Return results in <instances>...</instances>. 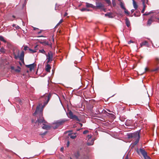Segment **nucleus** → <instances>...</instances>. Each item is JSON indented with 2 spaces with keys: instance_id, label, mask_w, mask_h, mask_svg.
Here are the masks:
<instances>
[{
  "instance_id": "nucleus-1",
  "label": "nucleus",
  "mask_w": 159,
  "mask_h": 159,
  "mask_svg": "<svg viewBox=\"0 0 159 159\" xmlns=\"http://www.w3.org/2000/svg\"><path fill=\"white\" fill-rule=\"evenodd\" d=\"M51 97L50 94H45L42 96L41 98H42V101L44 102V106H42L41 104H39L37 107L35 111L33 114L34 115L38 114L39 116V118L36 121V123H38L39 125L42 123L43 125V126L42 127V129L47 130L50 129L51 127L49 125L45 124L46 122L44 120L43 117H42V111L43 107L47 104Z\"/></svg>"
},
{
  "instance_id": "nucleus-2",
  "label": "nucleus",
  "mask_w": 159,
  "mask_h": 159,
  "mask_svg": "<svg viewBox=\"0 0 159 159\" xmlns=\"http://www.w3.org/2000/svg\"><path fill=\"white\" fill-rule=\"evenodd\" d=\"M140 130L134 132L132 133H129L127 134V136L129 139H134V145H136L139 142L140 138L139 131Z\"/></svg>"
},
{
  "instance_id": "nucleus-3",
  "label": "nucleus",
  "mask_w": 159,
  "mask_h": 159,
  "mask_svg": "<svg viewBox=\"0 0 159 159\" xmlns=\"http://www.w3.org/2000/svg\"><path fill=\"white\" fill-rule=\"evenodd\" d=\"M13 53L15 59L19 58L20 60L22 62H24V52L23 51L21 52L19 55V50L17 48H15L13 49Z\"/></svg>"
},
{
  "instance_id": "nucleus-4",
  "label": "nucleus",
  "mask_w": 159,
  "mask_h": 159,
  "mask_svg": "<svg viewBox=\"0 0 159 159\" xmlns=\"http://www.w3.org/2000/svg\"><path fill=\"white\" fill-rule=\"evenodd\" d=\"M124 12L127 15L130 16H139L140 14L139 11H131V14L128 11H124Z\"/></svg>"
},
{
  "instance_id": "nucleus-5",
  "label": "nucleus",
  "mask_w": 159,
  "mask_h": 159,
  "mask_svg": "<svg viewBox=\"0 0 159 159\" xmlns=\"http://www.w3.org/2000/svg\"><path fill=\"white\" fill-rule=\"evenodd\" d=\"M66 120H60L54 122L52 127L54 129H57L58 126L62 124Z\"/></svg>"
},
{
  "instance_id": "nucleus-6",
  "label": "nucleus",
  "mask_w": 159,
  "mask_h": 159,
  "mask_svg": "<svg viewBox=\"0 0 159 159\" xmlns=\"http://www.w3.org/2000/svg\"><path fill=\"white\" fill-rule=\"evenodd\" d=\"M46 56L47 63H48L52 61L53 60V54L52 52L49 51L47 54H45Z\"/></svg>"
},
{
  "instance_id": "nucleus-7",
  "label": "nucleus",
  "mask_w": 159,
  "mask_h": 159,
  "mask_svg": "<svg viewBox=\"0 0 159 159\" xmlns=\"http://www.w3.org/2000/svg\"><path fill=\"white\" fill-rule=\"evenodd\" d=\"M138 153L140 152L143 157L147 155V153L143 148H140L139 150L137 151Z\"/></svg>"
},
{
  "instance_id": "nucleus-8",
  "label": "nucleus",
  "mask_w": 159,
  "mask_h": 159,
  "mask_svg": "<svg viewBox=\"0 0 159 159\" xmlns=\"http://www.w3.org/2000/svg\"><path fill=\"white\" fill-rule=\"evenodd\" d=\"M96 6H95V9H100L103 7V5L101 2L96 3Z\"/></svg>"
},
{
  "instance_id": "nucleus-9",
  "label": "nucleus",
  "mask_w": 159,
  "mask_h": 159,
  "mask_svg": "<svg viewBox=\"0 0 159 159\" xmlns=\"http://www.w3.org/2000/svg\"><path fill=\"white\" fill-rule=\"evenodd\" d=\"M26 66V67L29 68L30 71H31L32 70L34 69L35 64L33 63L30 65H27Z\"/></svg>"
},
{
  "instance_id": "nucleus-10",
  "label": "nucleus",
  "mask_w": 159,
  "mask_h": 159,
  "mask_svg": "<svg viewBox=\"0 0 159 159\" xmlns=\"http://www.w3.org/2000/svg\"><path fill=\"white\" fill-rule=\"evenodd\" d=\"M105 16H108L109 18H112L114 16V15L111 12H109L105 14Z\"/></svg>"
},
{
  "instance_id": "nucleus-11",
  "label": "nucleus",
  "mask_w": 159,
  "mask_h": 159,
  "mask_svg": "<svg viewBox=\"0 0 159 159\" xmlns=\"http://www.w3.org/2000/svg\"><path fill=\"white\" fill-rule=\"evenodd\" d=\"M143 3V8L142 10H145L146 9V6L145 5V3L148 4V0H141Z\"/></svg>"
},
{
  "instance_id": "nucleus-12",
  "label": "nucleus",
  "mask_w": 159,
  "mask_h": 159,
  "mask_svg": "<svg viewBox=\"0 0 159 159\" xmlns=\"http://www.w3.org/2000/svg\"><path fill=\"white\" fill-rule=\"evenodd\" d=\"M140 45L141 47H142L144 45L146 46L147 47H149V44L148 42L146 41H145L141 43Z\"/></svg>"
},
{
  "instance_id": "nucleus-13",
  "label": "nucleus",
  "mask_w": 159,
  "mask_h": 159,
  "mask_svg": "<svg viewBox=\"0 0 159 159\" xmlns=\"http://www.w3.org/2000/svg\"><path fill=\"white\" fill-rule=\"evenodd\" d=\"M86 6L88 7H91L94 9H95V6L91 4H90L88 3H86Z\"/></svg>"
},
{
  "instance_id": "nucleus-14",
  "label": "nucleus",
  "mask_w": 159,
  "mask_h": 159,
  "mask_svg": "<svg viewBox=\"0 0 159 159\" xmlns=\"http://www.w3.org/2000/svg\"><path fill=\"white\" fill-rule=\"evenodd\" d=\"M120 5L122 9L124 10H126L124 3L121 1L120 2Z\"/></svg>"
},
{
  "instance_id": "nucleus-15",
  "label": "nucleus",
  "mask_w": 159,
  "mask_h": 159,
  "mask_svg": "<svg viewBox=\"0 0 159 159\" xmlns=\"http://www.w3.org/2000/svg\"><path fill=\"white\" fill-rule=\"evenodd\" d=\"M125 24L126 26L128 27H129L130 25V22L129 20V19L127 18H126L125 19Z\"/></svg>"
},
{
  "instance_id": "nucleus-16",
  "label": "nucleus",
  "mask_w": 159,
  "mask_h": 159,
  "mask_svg": "<svg viewBox=\"0 0 159 159\" xmlns=\"http://www.w3.org/2000/svg\"><path fill=\"white\" fill-rule=\"evenodd\" d=\"M51 69V67L48 64H47L46 66V70L48 72H49L50 71V70Z\"/></svg>"
},
{
  "instance_id": "nucleus-17",
  "label": "nucleus",
  "mask_w": 159,
  "mask_h": 159,
  "mask_svg": "<svg viewBox=\"0 0 159 159\" xmlns=\"http://www.w3.org/2000/svg\"><path fill=\"white\" fill-rule=\"evenodd\" d=\"M71 119H74L77 121H80V120L78 118V117L75 115H74Z\"/></svg>"
},
{
  "instance_id": "nucleus-18",
  "label": "nucleus",
  "mask_w": 159,
  "mask_h": 159,
  "mask_svg": "<svg viewBox=\"0 0 159 159\" xmlns=\"http://www.w3.org/2000/svg\"><path fill=\"white\" fill-rule=\"evenodd\" d=\"M153 21L152 17L149 19L148 21L147 24L149 25H150L152 24Z\"/></svg>"
},
{
  "instance_id": "nucleus-19",
  "label": "nucleus",
  "mask_w": 159,
  "mask_h": 159,
  "mask_svg": "<svg viewBox=\"0 0 159 159\" xmlns=\"http://www.w3.org/2000/svg\"><path fill=\"white\" fill-rule=\"evenodd\" d=\"M133 5L135 9H136L138 7V5L136 3V2H135L134 0H133Z\"/></svg>"
},
{
  "instance_id": "nucleus-20",
  "label": "nucleus",
  "mask_w": 159,
  "mask_h": 159,
  "mask_svg": "<svg viewBox=\"0 0 159 159\" xmlns=\"http://www.w3.org/2000/svg\"><path fill=\"white\" fill-rule=\"evenodd\" d=\"M74 154L75 156L77 158H78L80 155V153H79V152H78V151L76 152L75 153H74Z\"/></svg>"
},
{
  "instance_id": "nucleus-21",
  "label": "nucleus",
  "mask_w": 159,
  "mask_h": 159,
  "mask_svg": "<svg viewBox=\"0 0 159 159\" xmlns=\"http://www.w3.org/2000/svg\"><path fill=\"white\" fill-rule=\"evenodd\" d=\"M68 116H69V117L71 119L72 118L73 116L74 115L72 112L71 111H70L68 113Z\"/></svg>"
},
{
  "instance_id": "nucleus-22",
  "label": "nucleus",
  "mask_w": 159,
  "mask_h": 159,
  "mask_svg": "<svg viewBox=\"0 0 159 159\" xmlns=\"http://www.w3.org/2000/svg\"><path fill=\"white\" fill-rule=\"evenodd\" d=\"M93 142H94V140H93V139H92L91 140V142H88L87 143V144L88 146L92 145L93 144Z\"/></svg>"
},
{
  "instance_id": "nucleus-23",
  "label": "nucleus",
  "mask_w": 159,
  "mask_h": 159,
  "mask_svg": "<svg viewBox=\"0 0 159 159\" xmlns=\"http://www.w3.org/2000/svg\"><path fill=\"white\" fill-rule=\"evenodd\" d=\"M39 52L40 53H43V54H46V53L45 51H44V50L43 49H41V50H39Z\"/></svg>"
},
{
  "instance_id": "nucleus-24",
  "label": "nucleus",
  "mask_w": 159,
  "mask_h": 159,
  "mask_svg": "<svg viewBox=\"0 0 159 159\" xmlns=\"http://www.w3.org/2000/svg\"><path fill=\"white\" fill-rule=\"evenodd\" d=\"M44 44L43 45H48L50 47H51V44L49 42H47L46 41H44Z\"/></svg>"
},
{
  "instance_id": "nucleus-25",
  "label": "nucleus",
  "mask_w": 159,
  "mask_h": 159,
  "mask_svg": "<svg viewBox=\"0 0 159 159\" xmlns=\"http://www.w3.org/2000/svg\"><path fill=\"white\" fill-rule=\"evenodd\" d=\"M6 51L5 49L3 47L1 48L0 49V51L2 53L5 52Z\"/></svg>"
},
{
  "instance_id": "nucleus-26",
  "label": "nucleus",
  "mask_w": 159,
  "mask_h": 159,
  "mask_svg": "<svg viewBox=\"0 0 159 159\" xmlns=\"http://www.w3.org/2000/svg\"><path fill=\"white\" fill-rule=\"evenodd\" d=\"M0 40L4 42H6V41L4 40V37L2 36H0Z\"/></svg>"
},
{
  "instance_id": "nucleus-27",
  "label": "nucleus",
  "mask_w": 159,
  "mask_h": 159,
  "mask_svg": "<svg viewBox=\"0 0 159 159\" xmlns=\"http://www.w3.org/2000/svg\"><path fill=\"white\" fill-rule=\"evenodd\" d=\"M144 11H141V13H144ZM151 13V12H150V13L146 12L144 14H143V15H149Z\"/></svg>"
},
{
  "instance_id": "nucleus-28",
  "label": "nucleus",
  "mask_w": 159,
  "mask_h": 159,
  "mask_svg": "<svg viewBox=\"0 0 159 159\" xmlns=\"http://www.w3.org/2000/svg\"><path fill=\"white\" fill-rule=\"evenodd\" d=\"M76 136L75 135H70V138L72 139H75L76 138Z\"/></svg>"
},
{
  "instance_id": "nucleus-29",
  "label": "nucleus",
  "mask_w": 159,
  "mask_h": 159,
  "mask_svg": "<svg viewBox=\"0 0 159 159\" xmlns=\"http://www.w3.org/2000/svg\"><path fill=\"white\" fill-rule=\"evenodd\" d=\"M29 50L32 53H34L36 52V51L35 50H33L31 49H29Z\"/></svg>"
},
{
  "instance_id": "nucleus-30",
  "label": "nucleus",
  "mask_w": 159,
  "mask_h": 159,
  "mask_svg": "<svg viewBox=\"0 0 159 159\" xmlns=\"http://www.w3.org/2000/svg\"><path fill=\"white\" fill-rule=\"evenodd\" d=\"M144 157L145 159H151L150 157L147 156V155Z\"/></svg>"
},
{
  "instance_id": "nucleus-31",
  "label": "nucleus",
  "mask_w": 159,
  "mask_h": 159,
  "mask_svg": "<svg viewBox=\"0 0 159 159\" xmlns=\"http://www.w3.org/2000/svg\"><path fill=\"white\" fill-rule=\"evenodd\" d=\"M29 48L27 46H25L24 47V50L25 51H26Z\"/></svg>"
},
{
  "instance_id": "nucleus-32",
  "label": "nucleus",
  "mask_w": 159,
  "mask_h": 159,
  "mask_svg": "<svg viewBox=\"0 0 159 159\" xmlns=\"http://www.w3.org/2000/svg\"><path fill=\"white\" fill-rule=\"evenodd\" d=\"M157 63L159 62V59L158 58H156L155 59Z\"/></svg>"
},
{
  "instance_id": "nucleus-33",
  "label": "nucleus",
  "mask_w": 159,
  "mask_h": 159,
  "mask_svg": "<svg viewBox=\"0 0 159 159\" xmlns=\"http://www.w3.org/2000/svg\"><path fill=\"white\" fill-rule=\"evenodd\" d=\"M106 0L108 4H110L111 3V1L110 0Z\"/></svg>"
},
{
  "instance_id": "nucleus-34",
  "label": "nucleus",
  "mask_w": 159,
  "mask_h": 159,
  "mask_svg": "<svg viewBox=\"0 0 159 159\" xmlns=\"http://www.w3.org/2000/svg\"><path fill=\"white\" fill-rule=\"evenodd\" d=\"M158 68L154 69L152 70V71H157L158 70Z\"/></svg>"
},
{
  "instance_id": "nucleus-35",
  "label": "nucleus",
  "mask_w": 159,
  "mask_h": 159,
  "mask_svg": "<svg viewBox=\"0 0 159 159\" xmlns=\"http://www.w3.org/2000/svg\"><path fill=\"white\" fill-rule=\"evenodd\" d=\"M88 132V131L87 130H84V131L83 133L84 134H86V133H87Z\"/></svg>"
},
{
  "instance_id": "nucleus-36",
  "label": "nucleus",
  "mask_w": 159,
  "mask_h": 159,
  "mask_svg": "<svg viewBox=\"0 0 159 159\" xmlns=\"http://www.w3.org/2000/svg\"><path fill=\"white\" fill-rule=\"evenodd\" d=\"M91 137V135H88V136H87V138H88L89 139H90Z\"/></svg>"
},
{
  "instance_id": "nucleus-37",
  "label": "nucleus",
  "mask_w": 159,
  "mask_h": 159,
  "mask_svg": "<svg viewBox=\"0 0 159 159\" xmlns=\"http://www.w3.org/2000/svg\"><path fill=\"white\" fill-rule=\"evenodd\" d=\"M69 144H70V142L69 141H68L67 142V147H68L69 146Z\"/></svg>"
},
{
  "instance_id": "nucleus-38",
  "label": "nucleus",
  "mask_w": 159,
  "mask_h": 159,
  "mask_svg": "<svg viewBox=\"0 0 159 159\" xmlns=\"http://www.w3.org/2000/svg\"><path fill=\"white\" fill-rule=\"evenodd\" d=\"M63 20L62 19H61L60 20L59 23L61 24L63 22Z\"/></svg>"
},
{
  "instance_id": "nucleus-39",
  "label": "nucleus",
  "mask_w": 159,
  "mask_h": 159,
  "mask_svg": "<svg viewBox=\"0 0 159 159\" xmlns=\"http://www.w3.org/2000/svg\"><path fill=\"white\" fill-rule=\"evenodd\" d=\"M61 152H63V150H64V148L63 147H61Z\"/></svg>"
},
{
  "instance_id": "nucleus-40",
  "label": "nucleus",
  "mask_w": 159,
  "mask_h": 159,
  "mask_svg": "<svg viewBox=\"0 0 159 159\" xmlns=\"http://www.w3.org/2000/svg\"><path fill=\"white\" fill-rule=\"evenodd\" d=\"M134 43V42L133 41H132L131 40H130L128 42V44H130L131 43Z\"/></svg>"
},
{
  "instance_id": "nucleus-41",
  "label": "nucleus",
  "mask_w": 159,
  "mask_h": 159,
  "mask_svg": "<svg viewBox=\"0 0 159 159\" xmlns=\"http://www.w3.org/2000/svg\"><path fill=\"white\" fill-rule=\"evenodd\" d=\"M110 115H111V116L112 117L114 118V115L112 114H110Z\"/></svg>"
},
{
  "instance_id": "nucleus-42",
  "label": "nucleus",
  "mask_w": 159,
  "mask_h": 159,
  "mask_svg": "<svg viewBox=\"0 0 159 159\" xmlns=\"http://www.w3.org/2000/svg\"><path fill=\"white\" fill-rule=\"evenodd\" d=\"M148 70V68H147V67H146L145 68V72L146 71H147Z\"/></svg>"
},
{
  "instance_id": "nucleus-43",
  "label": "nucleus",
  "mask_w": 159,
  "mask_h": 159,
  "mask_svg": "<svg viewBox=\"0 0 159 159\" xmlns=\"http://www.w3.org/2000/svg\"><path fill=\"white\" fill-rule=\"evenodd\" d=\"M16 28L17 29H19V28H20V27L19 26H16Z\"/></svg>"
},
{
  "instance_id": "nucleus-44",
  "label": "nucleus",
  "mask_w": 159,
  "mask_h": 159,
  "mask_svg": "<svg viewBox=\"0 0 159 159\" xmlns=\"http://www.w3.org/2000/svg\"><path fill=\"white\" fill-rule=\"evenodd\" d=\"M67 14H68L67 12H65V14L64 15V16H67Z\"/></svg>"
},
{
  "instance_id": "nucleus-45",
  "label": "nucleus",
  "mask_w": 159,
  "mask_h": 159,
  "mask_svg": "<svg viewBox=\"0 0 159 159\" xmlns=\"http://www.w3.org/2000/svg\"><path fill=\"white\" fill-rule=\"evenodd\" d=\"M44 41L43 42H40V43L43 45L44 44Z\"/></svg>"
},
{
  "instance_id": "nucleus-46",
  "label": "nucleus",
  "mask_w": 159,
  "mask_h": 159,
  "mask_svg": "<svg viewBox=\"0 0 159 159\" xmlns=\"http://www.w3.org/2000/svg\"><path fill=\"white\" fill-rule=\"evenodd\" d=\"M16 71H17V72H19L20 71V70H18V69H16L15 70Z\"/></svg>"
},
{
  "instance_id": "nucleus-47",
  "label": "nucleus",
  "mask_w": 159,
  "mask_h": 159,
  "mask_svg": "<svg viewBox=\"0 0 159 159\" xmlns=\"http://www.w3.org/2000/svg\"><path fill=\"white\" fill-rule=\"evenodd\" d=\"M112 4H113V6H115L116 5V3H115V2H114V1H113V2H112Z\"/></svg>"
},
{
  "instance_id": "nucleus-48",
  "label": "nucleus",
  "mask_w": 159,
  "mask_h": 159,
  "mask_svg": "<svg viewBox=\"0 0 159 159\" xmlns=\"http://www.w3.org/2000/svg\"><path fill=\"white\" fill-rule=\"evenodd\" d=\"M60 24V23H59V22L57 23V25L56 26H58Z\"/></svg>"
},
{
  "instance_id": "nucleus-49",
  "label": "nucleus",
  "mask_w": 159,
  "mask_h": 159,
  "mask_svg": "<svg viewBox=\"0 0 159 159\" xmlns=\"http://www.w3.org/2000/svg\"><path fill=\"white\" fill-rule=\"evenodd\" d=\"M39 37H44L43 35H41V36H39Z\"/></svg>"
},
{
  "instance_id": "nucleus-50",
  "label": "nucleus",
  "mask_w": 159,
  "mask_h": 159,
  "mask_svg": "<svg viewBox=\"0 0 159 159\" xmlns=\"http://www.w3.org/2000/svg\"><path fill=\"white\" fill-rule=\"evenodd\" d=\"M12 17H13L14 18H15V16L14 15H13L12 16Z\"/></svg>"
},
{
  "instance_id": "nucleus-51",
  "label": "nucleus",
  "mask_w": 159,
  "mask_h": 159,
  "mask_svg": "<svg viewBox=\"0 0 159 159\" xmlns=\"http://www.w3.org/2000/svg\"><path fill=\"white\" fill-rule=\"evenodd\" d=\"M23 25H25V23L24 22H23Z\"/></svg>"
},
{
  "instance_id": "nucleus-52",
  "label": "nucleus",
  "mask_w": 159,
  "mask_h": 159,
  "mask_svg": "<svg viewBox=\"0 0 159 159\" xmlns=\"http://www.w3.org/2000/svg\"><path fill=\"white\" fill-rule=\"evenodd\" d=\"M46 132H45V133H43V135H45V134H46Z\"/></svg>"
},
{
  "instance_id": "nucleus-53",
  "label": "nucleus",
  "mask_w": 159,
  "mask_h": 159,
  "mask_svg": "<svg viewBox=\"0 0 159 159\" xmlns=\"http://www.w3.org/2000/svg\"><path fill=\"white\" fill-rule=\"evenodd\" d=\"M15 25H15L13 24V25H12V26H13V27H14V26H15Z\"/></svg>"
},
{
  "instance_id": "nucleus-54",
  "label": "nucleus",
  "mask_w": 159,
  "mask_h": 159,
  "mask_svg": "<svg viewBox=\"0 0 159 159\" xmlns=\"http://www.w3.org/2000/svg\"><path fill=\"white\" fill-rule=\"evenodd\" d=\"M41 33V31H40V32H39L38 33V34H40V33Z\"/></svg>"
},
{
  "instance_id": "nucleus-55",
  "label": "nucleus",
  "mask_w": 159,
  "mask_h": 159,
  "mask_svg": "<svg viewBox=\"0 0 159 159\" xmlns=\"http://www.w3.org/2000/svg\"><path fill=\"white\" fill-rule=\"evenodd\" d=\"M81 10H85V9L83 8V9H82Z\"/></svg>"
},
{
  "instance_id": "nucleus-56",
  "label": "nucleus",
  "mask_w": 159,
  "mask_h": 159,
  "mask_svg": "<svg viewBox=\"0 0 159 159\" xmlns=\"http://www.w3.org/2000/svg\"><path fill=\"white\" fill-rule=\"evenodd\" d=\"M80 130V129H78L77 130V131H79Z\"/></svg>"
},
{
  "instance_id": "nucleus-57",
  "label": "nucleus",
  "mask_w": 159,
  "mask_h": 159,
  "mask_svg": "<svg viewBox=\"0 0 159 159\" xmlns=\"http://www.w3.org/2000/svg\"><path fill=\"white\" fill-rule=\"evenodd\" d=\"M151 43L152 44V46H153V44L152 43V41H151Z\"/></svg>"
},
{
  "instance_id": "nucleus-58",
  "label": "nucleus",
  "mask_w": 159,
  "mask_h": 159,
  "mask_svg": "<svg viewBox=\"0 0 159 159\" xmlns=\"http://www.w3.org/2000/svg\"><path fill=\"white\" fill-rule=\"evenodd\" d=\"M36 29H37V28H34V30H35Z\"/></svg>"
},
{
  "instance_id": "nucleus-59",
  "label": "nucleus",
  "mask_w": 159,
  "mask_h": 159,
  "mask_svg": "<svg viewBox=\"0 0 159 159\" xmlns=\"http://www.w3.org/2000/svg\"><path fill=\"white\" fill-rule=\"evenodd\" d=\"M120 2L121 1V0H118Z\"/></svg>"
},
{
  "instance_id": "nucleus-60",
  "label": "nucleus",
  "mask_w": 159,
  "mask_h": 159,
  "mask_svg": "<svg viewBox=\"0 0 159 159\" xmlns=\"http://www.w3.org/2000/svg\"><path fill=\"white\" fill-rule=\"evenodd\" d=\"M27 73H28V72H29V71H28V70H27Z\"/></svg>"
},
{
  "instance_id": "nucleus-61",
  "label": "nucleus",
  "mask_w": 159,
  "mask_h": 159,
  "mask_svg": "<svg viewBox=\"0 0 159 159\" xmlns=\"http://www.w3.org/2000/svg\"><path fill=\"white\" fill-rule=\"evenodd\" d=\"M112 2H113V1H114V0H112Z\"/></svg>"
},
{
  "instance_id": "nucleus-62",
  "label": "nucleus",
  "mask_w": 159,
  "mask_h": 159,
  "mask_svg": "<svg viewBox=\"0 0 159 159\" xmlns=\"http://www.w3.org/2000/svg\"><path fill=\"white\" fill-rule=\"evenodd\" d=\"M70 159H72V158L71 157H70Z\"/></svg>"
},
{
  "instance_id": "nucleus-63",
  "label": "nucleus",
  "mask_w": 159,
  "mask_h": 159,
  "mask_svg": "<svg viewBox=\"0 0 159 159\" xmlns=\"http://www.w3.org/2000/svg\"><path fill=\"white\" fill-rule=\"evenodd\" d=\"M81 125L82 126V124H81Z\"/></svg>"
},
{
  "instance_id": "nucleus-64",
  "label": "nucleus",
  "mask_w": 159,
  "mask_h": 159,
  "mask_svg": "<svg viewBox=\"0 0 159 159\" xmlns=\"http://www.w3.org/2000/svg\"><path fill=\"white\" fill-rule=\"evenodd\" d=\"M158 20H159V18H158Z\"/></svg>"
}]
</instances>
